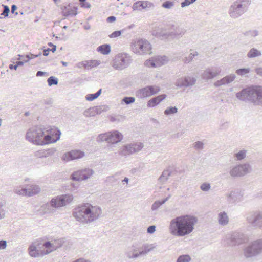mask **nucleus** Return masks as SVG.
<instances>
[{
    "instance_id": "31",
    "label": "nucleus",
    "mask_w": 262,
    "mask_h": 262,
    "mask_svg": "<svg viewBox=\"0 0 262 262\" xmlns=\"http://www.w3.org/2000/svg\"><path fill=\"white\" fill-rule=\"evenodd\" d=\"M261 55V52L255 48H251L247 54V57L249 59L258 57Z\"/></svg>"
},
{
    "instance_id": "34",
    "label": "nucleus",
    "mask_w": 262,
    "mask_h": 262,
    "mask_svg": "<svg viewBox=\"0 0 262 262\" xmlns=\"http://www.w3.org/2000/svg\"><path fill=\"white\" fill-rule=\"evenodd\" d=\"M111 46L108 44H104L97 48V51L103 55H107L111 52Z\"/></svg>"
},
{
    "instance_id": "7",
    "label": "nucleus",
    "mask_w": 262,
    "mask_h": 262,
    "mask_svg": "<svg viewBox=\"0 0 262 262\" xmlns=\"http://www.w3.org/2000/svg\"><path fill=\"white\" fill-rule=\"evenodd\" d=\"M132 51L138 55L150 54L151 53V45L145 39L134 40L130 45Z\"/></svg>"
},
{
    "instance_id": "51",
    "label": "nucleus",
    "mask_w": 262,
    "mask_h": 262,
    "mask_svg": "<svg viewBox=\"0 0 262 262\" xmlns=\"http://www.w3.org/2000/svg\"><path fill=\"white\" fill-rule=\"evenodd\" d=\"M193 147L196 150H202L204 148V143L201 141L195 142L193 144Z\"/></svg>"
},
{
    "instance_id": "40",
    "label": "nucleus",
    "mask_w": 262,
    "mask_h": 262,
    "mask_svg": "<svg viewBox=\"0 0 262 262\" xmlns=\"http://www.w3.org/2000/svg\"><path fill=\"white\" fill-rule=\"evenodd\" d=\"M198 55V52L194 51V50H191V52L190 53L189 55L187 57H185L184 59V61L185 63H189L190 61L192 60V59Z\"/></svg>"
},
{
    "instance_id": "48",
    "label": "nucleus",
    "mask_w": 262,
    "mask_h": 262,
    "mask_svg": "<svg viewBox=\"0 0 262 262\" xmlns=\"http://www.w3.org/2000/svg\"><path fill=\"white\" fill-rule=\"evenodd\" d=\"M135 98L133 97H125L122 100V102L128 105L135 102Z\"/></svg>"
},
{
    "instance_id": "62",
    "label": "nucleus",
    "mask_w": 262,
    "mask_h": 262,
    "mask_svg": "<svg viewBox=\"0 0 262 262\" xmlns=\"http://www.w3.org/2000/svg\"><path fill=\"white\" fill-rule=\"evenodd\" d=\"M116 20V17L113 16H109L107 18V21L109 23L114 22Z\"/></svg>"
},
{
    "instance_id": "24",
    "label": "nucleus",
    "mask_w": 262,
    "mask_h": 262,
    "mask_svg": "<svg viewBox=\"0 0 262 262\" xmlns=\"http://www.w3.org/2000/svg\"><path fill=\"white\" fill-rule=\"evenodd\" d=\"M125 255L129 259H136L139 257L138 244H134L130 247H129L127 250L125 252Z\"/></svg>"
},
{
    "instance_id": "54",
    "label": "nucleus",
    "mask_w": 262,
    "mask_h": 262,
    "mask_svg": "<svg viewBox=\"0 0 262 262\" xmlns=\"http://www.w3.org/2000/svg\"><path fill=\"white\" fill-rule=\"evenodd\" d=\"M2 6L4 7V11L1 14V15H3L4 17H7L10 12V8L7 5H2Z\"/></svg>"
},
{
    "instance_id": "3",
    "label": "nucleus",
    "mask_w": 262,
    "mask_h": 262,
    "mask_svg": "<svg viewBox=\"0 0 262 262\" xmlns=\"http://www.w3.org/2000/svg\"><path fill=\"white\" fill-rule=\"evenodd\" d=\"M101 207L89 203H83L73 210L75 220L82 224H90L98 220L102 215Z\"/></svg>"
},
{
    "instance_id": "13",
    "label": "nucleus",
    "mask_w": 262,
    "mask_h": 262,
    "mask_svg": "<svg viewBox=\"0 0 262 262\" xmlns=\"http://www.w3.org/2000/svg\"><path fill=\"white\" fill-rule=\"evenodd\" d=\"M132 62L131 57L127 53H122L117 54L114 59L113 67L121 70L128 67Z\"/></svg>"
},
{
    "instance_id": "27",
    "label": "nucleus",
    "mask_w": 262,
    "mask_h": 262,
    "mask_svg": "<svg viewBox=\"0 0 262 262\" xmlns=\"http://www.w3.org/2000/svg\"><path fill=\"white\" fill-rule=\"evenodd\" d=\"M152 7H154V4L150 2L138 1L133 4L132 8L134 10L141 11L143 9Z\"/></svg>"
},
{
    "instance_id": "5",
    "label": "nucleus",
    "mask_w": 262,
    "mask_h": 262,
    "mask_svg": "<svg viewBox=\"0 0 262 262\" xmlns=\"http://www.w3.org/2000/svg\"><path fill=\"white\" fill-rule=\"evenodd\" d=\"M186 30L178 25L168 24L153 32V35L162 39H179L185 33Z\"/></svg>"
},
{
    "instance_id": "11",
    "label": "nucleus",
    "mask_w": 262,
    "mask_h": 262,
    "mask_svg": "<svg viewBox=\"0 0 262 262\" xmlns=\"http://www.w3.org/2000/svg\"><path fill=\"white\" fill-rule=\"evenodd\" d=\"M142 143L132 142L123 145L119 149V154L123 157H127L134 154L139 152L143 148Z\"/></svg>"
},
{
    "instance_id": "30",
    "label": "nucleus",
    "mask_w": 262,
    "mask_h": 262,
    "mask_svg": "<svg viewBox=\"0 0 262 262\" xmlns=\"http://www.w3.org/2000/svg\"><path fill=\"white\" fill-rule=\"evenodd\" d=\"M218 223L223 226H226L229 222V218L225 211L220 212L217 216Z\"/></svg>"
},
{
    "instance_id": "14",
    "label": "nucleus",
    "mask_w": 262,
    "mask_h": 262,
    "mask_svg": "<svg viewBox=\"0 0 262 262\" xmlns=\"http://www.w3.org/2000/svg\"><path fill=\"white\" fill-rule=\"evenodd\" d=\"M227 244L230 246H236L244 244L248 241L247 236L243 233L235 231L226 236Z\"/></svg>"
},
{
    "instance_id": "9",
    "label": "nucleus",
    "mask_w": 262,
    "mask_h": 262,
    "mask_svg": "<svg viewBox=\"0 0 262 262\" xmlns=\"http://www.w3.org/2000/svg\"><path fill=\"white\" fill-rule=\"evenodd\" d=\"M249 0H238L230 7L229 14L230 17L236 18L244 14L248 5Z\"/></svg>"
},
{
    "instance_id": "17",
    "label": "nucleus",
    "mask_w": 262,
    "mask_h": 262,
    "mask_svg": "<svg viewBox=\"0 0 262 262\" xmlns=\"http://www.w3.org/2000/svg\"><path fill=\"white\" fill-rule=\"evenodd\" d=\"M160 91L159 86L148 85L139 90L137 91V96L140 98H145L158 94Z\"/></svg>"
},
{
    "instance_id": "53",
    "label": "nucleus",
    "mask_w": 262,
    "mask_h": 262,
    "mask_svg": "<svg viewBox=\"0 0 262 262\" xmlns=\"http://www.w3.org/2000/svg\"><path fill=\"white\" fill-rule=\"evenodd\" d=\"M15 192L17 194H19V195L28 196V192H27V188L17 189L15 190Z\"/></svg>"
},
{
    "instance_id": "33",
    "label": "nucleus",
    "mask_w": 262,
    "mask_h": 262,
    "mask_svg": "<svg viewBox=\"0 0 262 262\" xmlns=\"http://www.w3.org/2000/svg\"><path fill=\"white\" fill-rule=\"evenodd\" d=\"M28 196H32L38 193L40 191V188L36 185H32L27 188Z\"/></svg>"
},
{
    "instance_id": "59",
    "label": "nucleus",
    "mask_w": 262,
    "mask_h": 262,
    "mask_svg": "<svg viewBox=\"0 0 262 262\" xmlns=\"http://www.w3.org/2000/svg\"><path fill=\"white\" fill-rule=\"evenodd\" d=\"M255 71L258 75L262 77V67L256 68Z\"/></svg>"
},
{
    "instance_id": "19",
    "label": "nucleus",
    "mask_w": 262,
    "mask_h": 262,
    "mask_svg": "<svg viewBox=\"0 0 262 262\" xmlns=\"http://www.w3.org/2000/svg\"><path fill=\"white\" fill-rule=\"evenodd\" d=\"M195 77L191 76H185L178 78L175 82L176 86L179 88H188L192 86L196 82Z\"/></svg>"
},
{
    "instance_id": "8",
    "label": "nucleus",
    "mask_w": 262,
    "mask_h": 262,
    "mask_svg": "<svg viewBox=\"0 0 262 262\" xmlns=\"http://www.w3.org/2000/svg\"><path fill=\"white\" fill-rule=\"evenodd\" d=\"M123 138V135L117 130L99 134L96 138L98 142H106L114 144L120 142Z\"/></svg>"
},
{
    "instance_id": "25",
    "label": "nucleus",
    "mask_w": 262,
    "mask_h": 262,
    "mask_svg": "<svg viewBox=\"0 0 262 262\" xmlns=\"http://www.w3.org/2000/svg\"><path fill=\"white\" fill-rule=\"evenodd\" d=\"M63 244V240L62 239H58L53 242L49 241L46 242L43 244V246L46 249H49L51 252L60 247Z\"/></svg>"
},
{
    "instance_id": "58",
    "label": "nucleus",
    "mask_w": 262,
    "mask_h": 262,
    "mask_svg": "<svg viewBox=\"0 0 262 262\" xmlns=\"http://www.w3.org/2000/svg\"><path fill=\"white\" fill-rule=\"evenodd\" d=\"M156 226L155 225H151L149 226L147 229V233L149 234L154 233L156 231Z\"/></svg>"
},
{
    "instance_id": "18",
    "label": "nucleus",
    "mask_w": 262,
    "mask_h": 262,
    "mask_svg": "<svg viewBox=\"0 0 262 262\" xmlns=\"http://www.w3.org/2000/svg\"><path fill=\"white\" fill-rule=\"evenodd\" d=\"M221 71V68L219 66H211L204 71L201 76L204 80L208 81L219 75Z\"/></svg>"
},
{
    "instance_id": "38",
    "label": "nucleus",
    "mask_w": 262,
    "mask_h": 262,
    "mask_svg": "<svg viewBox=\"0 0 262 262\" xmlns=\"http://www.w3.org/2000/svg\"><path fill=\"white\" fill-rule=\"evenodd\" d=\"M101 92L102 90L100 89L96 93L88 94L85 97V99L88 101H93L100 95Z\"/></svg>"
},
{
    "instance_id": "20",
    "label": "nucleus",
    "mask_w": 262,
    "mask_h": 262,
    "mask_svg": "<svg viewBox=\"0 0 262 262\" xmlns=\"http://www.w3.org/2000/svg\"><path fill=\"white\" fill-rule=\"evenodd\" d=\"M168 61V58L166 56H158L152 58L145 61V65L149 67L156 68L163 66Z\"/></svg>"
},
{
    "instance_id": "32",
    "label": "nucleus",
    "mask_w": 262,
    "mask_h": 262,
    "mask_svg": "<svg viewBox=\"0 0 262 262\" xmlns=\"http://www.w3.org/2000/svg\"><path fill=\"white\" fill-rule=\"evenodd\" d=\"M77 7H73L72 8H68L65 6L62 11V14L64 16L67 17L71 15H76L77 14Z\"/></svg>"
},
{
    "instance_id": "46",
    "label": "nucleus",
    "mask_w": 262,
    "mask_h": 262,
    "mask_svg": "<svg viewBox=\"0 0 262 262\" xmlns=\"http://www.w3.org/2000/svg\"><path fill=\"white\" fill-rule=\"evenodd\" d=\"M191 260V257L188 254H183L179 256L176 262H190Z\"/></svg>"
},
{
    "instance_id": "63",
    "label": "nucleus",
    "mask_w": 262,
    "mask_h": 262,
    "mask_svg": "<svg viewBox=\"0 0 262 262\" xmlns=\"http://www.w3.org/2000/svg\"><path fill=\"white\" fill-rule=\"evenodd\" d=\"M45 74H46V73L45 72H42V71H38L37 73H36V76L37 77H39V76H44Z\"/></svg>"
},
{
    "instance_id": "44",
    "label": "nucleus",
    "mask_w": 262,
    "mask_h": 262,
    "mask_svg": "<svg viewBox=\"0 0 262 262\" xmlns=\"http://www.w3.org/2000/svg\"><path fill=\"white\" fill-rule=\"evenodd\" d=\"M250 72V69L248 68H240L236 70V73L241 76L247 75Z\"/></svg>"
},
{
    "instance_id": "10",
    "label": "nucleus",
    "mask_w": 262,
    "mask_h": 262,
    "mask_svg": "<svg viewBox=\"0 0 262 262\" xmlns=\"http://www.w3.org/2000/svg\"><path fill=\"white\" fill-rule=\"evenodd\" d=\"M252 170L251 165L249 163H245L232 166L229 174L232 178H239L250 173Z\"/></svg>"
},
{
    "instance_id": "49",
    "label": "nucleus",
    "mask_w": 262,
    "mask_h": 262,
    "mask_svg": "<svg viewBox=\"0 0 262 262\" xmlns=\"http://www.w3.org/2000/svg\"><path fill=\"white\" fill-rule=\"evenodd\" d=\"M211 188L210 184L209 183H203L200 185V189L203 191H208Z\"/></svg>"
},
{
    "instance_id": "35",
    "label": "nucleus",
    "mask_w": 262,
    "mask_h": 262,
    "mask_svg": "<svg viewBox=\"0 0 262 262\" xmlns=\"http://www.w3.org/2000/svg\"><path fill=\"white\" fill-rule=\"evenodd\" d=\"M100 64V61L97 60L84 61V68L86 69H91L99 66Z\"/></svg>"
},
{
    "instance_id": "55",
    "label": "nucleus",
    "mask_w": 262,
    "mask_h": 262,
    "mask_svg": "<svg viewBox=\"0 0 262 262\" xmlns=\"http://www.w3.org/2000/svg\"><path fill=\"white\" fill-rule=\"evenodd\" d=\"M196 0H184L183 2L181 3V5L182 7H184L186 6H188L190 4H192Z\"/></svg>"
},
{
    "instance_id": "42",
    "label": "nucleus",
    "mask_w": 262,
    "mask_h": 262,
    "mask_svg": "<svg viewBox=\"0 0 262 262\" xmlns=\"http://www.w3.org/2000/svg\"><path fill=\"white\" fill-rule=\"evenodd\" d=\"M236 193L234 191H231L226 194L227 200L230 203H233L236 201Z\"/></svg>"
},
{
    "instance_id": "4",
    "label": "nucleus",
    "mask_w": 262,
    "mask_h": 262,
    "mask_svg": "<svg viewBox=\"0 0 262 262\" xmlns=\"http://www.w3.org/2000/svg\"><path fill=\"white\" fill-rule=\"evenodd\" d=\"M236 97L241 101L262 106V86L251 85L243 89L236 94Z\"/></svg>"
},
{
    "instance_id": "60",
    "label": "nucleus",
    "mask_w": 262,
    "mask_h": 262,
    "mask_svg": "<svg viewBox=\"0 0 262 262\" xmlns=\"http://www.w3.org/2000/svg\"><path fill=\"white\" fill-rule=\"evenodd\" d=\"M247 33H250L251 35V36L255 37L257 36L258 32L257 30H255L253 31H250L249 32H247Z\"/></svg>"
},
{
    "instance_id": "64",
    "label": "nucleus",
    "mask_w": 262,
    "mask_h": 262,
    "mask_svg": "<svg viewBox=\"0 0 262 262\" xmlns=\"http://www.w3.org/2000/svg\"><path fill=\"white\" fill-rule=\"evenodd\" d=\"M49 51H50V48L45 49L43 50V55L45 56H47L49 55Z\"/></svg>"
},
{
    "instance_id": "37",
    "label": "nucleus",
    "mask_w": 262,
    "mask_h": 262,
    "mask_svg": "<svg viewBox=\"0 0 262 262\" xmlns=\"http://www.w3.org/2000/svg\"><path fill=\"white\" fill-rule=\"evenodd\" d=\"M178 112V108L176 106L167 107L164 111V114L166 116L174 115Z\"/></svg>"
},
{
    "instance_id": "26",
    "label": "nucleus",
    "mask_w": 262,
    "mask_h": 262,
    "mask_svg": "<svg viewBox=\"0 0 262 262\" xmlns=\"http://www.w3.org/2000/svg\"><path fill=\"white\" fill-rule=\"evenodd\" d=\"M236 78L235 74H230L227 75L220 80H219L214 82V85L215 87H219L222 85H226L233 82Z\"/></svg>"
},
{
    "instance_id": "36",
    "label": "nucleus",
    "mask_w": 262,
    "mask_h": 262,
    "mask_svg": "<svg viewBox=\"0 0 262 262\" xmlns=\"http://www.w3.org/2000/svg\"><path fill=\"white\" fill-rule=\"evenodd\" d=\"M170 196L171 195H169L167 197L161 201H158L155 202L151 206V210L154 211L158 209L162 205L164 204L170 198Z\"/></svg>"
},
{
    "instance_id": "56",
    "label": "nucleus",
    "mask_w": 262,
    "mask_h": 262,
    "mask_svg": "<svg viewBox=\"0 0 262 262\" xmlns=\"http://www.w3.org/2000/svg\"><path fill=\"white\" fill-rule=\"evenodd\" d=\"M121 34V31H115L109 35L110 38H116Z\"/></svg>"
},
{
    "instance_id": "23",
    "label": "nucleus",
    "mask_w": 262,
    "mask_h": 262,
    "mask_svg": "<svg viewBox=\"0 0 262 262\" xmlns=\"http://www.w3.org/2000/svg\"><path fill=\"white\" fill-rule=\"evenodd\" d=\"M156 244L144 243L142 245L138 244V254L139 257L145 256L156 248Z\"/></svg>"
},
{
    "instance_id": "39",
    "label": "nucleus",
    "mask_w": 262,
    "mask_h": 262,
    "mask_svg": "<svg viewBox=\"0 0 262 262\" xmlns=\"http://www.w3.org/2000/svg\"><path fill=\"white\" fill-rule=\"evenodd\" d=\"M171 172L169 170H165L162 172V174L159 178V180L162 182H165L168 179L169 177L170 176Z\"/></svg>"
},
{
    "instance_id": "22",
    "label": "nucleus",
    "mask_w": 262,
    "mask_h": 262,
    "mask_svg": "<svg viewBox=\"0 0 262 262\" xmlns=\"http://www.w3.org/2000/svg\"><path fill=\"white\" fill-rule=\"evenodd\" d=\"M84 152L80 150H72L64 154L62 158V160L69 161L77 159H80L84 157Z\"/></svg>"
},
{
    "instance_id": "16",
    "label": "nucleus",
    "mask_w": 262,
    "mask_h": 262,
    "mask_svg": "<svg viewBox=\"0 0 262 262\" xmlns=\"http://www.w3.org/2000/svg\"><path fill=\"white\" fill-rule=\"evenodd\" d=\"M95 171L91 168H84L74 171L71 176V179L75 181H82L92 178Z\"/></svg>"
},
{
    "instance_id": "6",
    "label": "nucleus",
    "mask_w": 262,
    "mask_h": 262,
    "mask_svg": "<svg viewBox=\"0 0 262 262\" xmlns=\"http://www.w3.org/2000/svg\"><path fill=\"white\" fill-rule=\"evenodd\" d=\"M73 199V196L70 194L55 196L50 202L42 205L41 210L45 213H54L56 212L57 209L65 206L71 203Z\"/></svg>"
},
{
    "instance_id": "61",
    "label": "nucleus",
    "mask_w": 262,
    "mask_h": 262,
    "mask_svg": "<svg viewBox=\"0 0 262 262\" xmlns=\"http://www.w3.org/2000/svg\"><path fill=\"white\" fill-rule=\"evenodd\" d=\"M81 6L82 7L89 8L91 7V5L89 3L85 2L81 5Z\"/></svg>"
},
{
    "instance_id": "12",
    "label": "nucleus",
    "mask_w": 262,
    "mask_h": 262,
    "mask_svg": "<svg viewBox=\"0 0 262 262\" xmlns=\"http://www.w3.org/2000/svg\"><path fill=\"white\" fill-rule=\"evenodd\" d=\"M244 255L246 258L256 256L262 253V238L251 242L244 249Z\"/></svg>"
},
{
    "instance_id": "43",
    "label": "nucleus",
    "mask_w": 262,
    "mask_h": 262,
    "mask_svg": "<svg viewBox=\"0 0 262 262\" xmlns=\"http://www.w3.org/2000/svg\"><path fill=\"white\" fill-rule=\"evenodd\" d=\"M247 151L246 150H242L239 152L234 154V157L237 160H242L244 159L246 156Z\"/></svg>"
},
{
    "instance_id": "47",
    "label": "nucleus",
    "mask_w": 262,
    "mask_h": 262,
    "mask_svg": "<svg viewBox=\"0 0 262 262\" xmlns=\"http://www.w3.org/2000/svg\"><path fill=\"white\" fill-rule=\"evenodd\" d=\"M48 83L49 86H52L53 85H57L58 83V78L54 77V76H51L50 77L48 80Z\"/></svg>"
},
{
    "instance_id": "29",
    "label": "nucleus",
    "mask_w": 262,
    "mask_h": 262,
    "mask_svg": "<svg viewBox=\"0 0 262 262\" xmlns=\"http://www.w3.org/2000/svg\"><path fill=\"white\" fill-rule=\"evenodd\" d=\"M56 150L55 148H49L47 150H41L37 151L35 152V156L37 158H47L49 156H52Z\"/></svg>"
},
{
    "instance_id": "2",
    "label": "nucleus",
    "mask_w": 262,
    "mask_h": 262,
    "mask_svg": "<svg viewBox=\"0 0 262 262\" xmlns=\"http://www.w3.org/2000/svg\"><path fill=\"white\" fill-rule=\"evenodd\" d=\"M61 132L56 128L45 130L39 126L33 127L27 132L26 139L37 145L55 143L60 139Z\"/></svg>"
},
{
    "instance_id": "41",
    "label": "nucleus",
    "mask_w": 262,
    "mask_h": 262,
    "mask_svg": "<svg viewBox=\"0 0 262 262\" xmlns=\"http://www.w3.org/2000/svg\"><path fill=\"white\" fill-rule=\"evenodd\" d=\"M96 115L95 107H90L84 111L83 115L86 117L94 116Z\"/></svg>"
},
{
    "instance_id": "15",
    "label": "nucleus",
    "mask_w": 262,
    "mask_h": 262,
    "mask_svg": "<svg viewBox=\"0 0 262 262\" xmlns=\"http://www.w3.org/2000/svg\"><path fill=\"white\" fill-rule=\"evenodd\" d=\"M246 221L253 228H262V211L248 213L246 215Z\"/></svg>"
},
{
    "instance_id": "21",
    "label": "nucleus",
    "mask_w": 262,
    "mask_h": 262,
    "mask_svg": "<svg viewBox=\"0 0 262 262\" xmlns=\"http://www.w3.org/2000/svg\"><path fill=\"white\" fill-rule=\"evenodd\" d=\"M28 251L29 255L35 258L42 257L51 253V251H49V249L39 250L34 244H32L29 246Z\"/></svg>"
},
{
    "instance_id": "57",
    "label": "nucleus",
    "mask_w": 262,
    "mask_h": 262,
    "mask_svg": "<svg viewBox=\"0 0 262 262\" xmlns=\"http://www.w3.org/2000/svg\"><path fill=\"white\" fill-rule=\"evenodd\" d=\"M7 242L6 240L0 241V250H4L7 247Z\"/></svg>"
},
{
    "instance_id": "28",
    "label": "nucleus",
    "mask_w": 262,
    "mask_h": 262,
    "mask_svg": "<svg viewBox=\"0 0 262 262\" xmlns=\"http://www.w3.org/2000/svg\"><path fill=\"white\" fill-rule=\"evenodd\" d=\"M166 97L167 95L166 94H162L154 97L148 101L147 105L149 107H155L164 100Z\"/></svg>"
},
{
    "instance_id": "45",
    "label": "nucleus",
    "mask_w": 262,
    "mask_h": 262,
    "mask_svg": "<svg viewBox=\"0 0 262 262\" xmlns=\"http://www.w3.org/2000/svg\"><path fill=\"white\" fill-rule=\"evenodd\" d=\"M95 107V111L96 112V115L100 114L102 113L105 112L109 110V107L105 105L96 106Z\"/></svg>"
},
{
    "instance_id": "50",
    "label": "nucleus",
    "mask_w": 262,
    "mask_h": 262,
    "mask_svg": "<svg viewBox=\"0 0 262 262\" xmlns=\"http://www.w3.org/2000/svg\"><path fill=\"white\" fill-rule=\"evenodd\" d=\"M174 2L166 1L162 4V6L164 8L171 9L174 6Z\"/></svg>"
},
{
    "instance_id": "52",
    "label": "nucleus",
    "mask_w": 262,
    "mask_h": 262,
    "mask_svg": "<svg viewBox=\"0 0 262 262\" xmlns=\"http://www.w3.org/2000/svg\"><path fill=\"white\" fill-rule=\"evenodd\" d=\"M41 55V52H39V53L38 54L35 55L33 54H30V55H27L25 56V58H27V60H25V62H27L29 61L31 59H33L34 58L39 57Z\"/></svg>"
},
{
    "instance_id": "1",
    "label": "nucleus",
    "mask_w": 262,
    "mask_h": 262,
    "mask_svg": "<svg viewBox=\"0 0 262 262\" xmlns=\"http://www.w3.org/2000/svg\"><path fill=\"white\" fill-rule=\"evenodd\" d=\"M198 218L192 215H182L177 216L169 222L168 230L173 236L183 237L189 235L194 229Z\"/></svg>"
}]
</instances>
